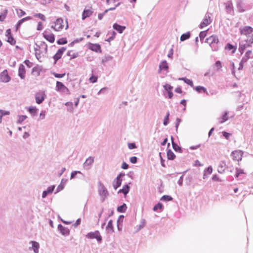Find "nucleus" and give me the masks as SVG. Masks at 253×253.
I'll return each instance as SVG.
<instances>
[{
  "instance_id": "24",
  "label": "nucleus",
  "mask_w": 253,
  "mask_h": 253,
  "mask_svg": "<svg viewBox=\"0 0 253 253\" xmlns=\"http://www.w3.org/2000/svg\"><path fill=\"white\" fill-rule=\"evenodd\" d=\"M31 19H32V18L30 16H27L26 17L23 18L22 19L19 20V21L18 22V23H17V25H16V30H18V29L20 28V27L21 26V25L24 22L27 21V20H31Z\"/></svg>"
},
{
  "instance_id": "39",
  "label": "nucleus",
  "mask_w": 253,
  "mask_h": 253,
  "mask_svg": "<svg viewBox=\"0 0 253 253\" xmlns=\"http://www.w3.org/2000/svg\"><path fill=\"white\" fill-rule=\"evenodd\" d=\"M207 31H202L200 32L199 37L201 40H203L207 35Z\"/></svg>"
},
{
  "instance_id": "52",
  "label": "nucleus",
  "mask_w": 253,
  "mask_h": 253,
  "mask_svg": "<svg viewBox=\"0 0 253 253\" xmlns=\"http://www.w3.org/2000/svg\"><path fill=\"white\" fill-rule=\"evenodd\" d=\"M169 113L168 112L166 117H165V120L164 121V125L165 126H166L167 125L168 123V120H169Z\"/></svg>"
},
{
  "instance_id": "48",
  "label": "nucleus",
  "mask_w": 253,
  "mask_h": 253,
  "mask_svg": "<svg viewBox=\"0 0 253 253\" xmlns=\"http://www.w3.org/2000/svg\"><path fill=\"white\" fill-rule=\"evenodd\" d=\"M53 74L54 76L57 78H61L64 77L65 76V73L58 74V73H54Z\"/></svg>"
},
{
  "instance_id": "50",
  "label": "nucleus",
  "mask_w": 253,
  "mask_h": 253,
  "mask_svg": "<svg viewBox=\"0 0 253 253\" xmlns=\"http://www.w3.org/2000/svg\"><path fill=\"white\" fill-rule=\"evenodd\" d=\"M164 87L168 91L169 90H171V89H172V86H171L170 84H166L164 85Z\"/></svg>"
},
{
  "instance_id": "23",
  "label": "nucleus",
  "mask_w": 253,
  "mask_h": 253,
  "mask_svg": "<svg viewBox=\"0 0 253 253\" xmlns=\"http://www.w3.org/2000/svg\"><path fill=\"white\" fill-rule=\"evenodd\" d=\"M55 188L54 186H51L48 187L47 190L44 191L42 194V197L45 198L47 194L51 193Z\"/></svg>"
},
{
  "instance_id": "37",
  "label": "nucleus",
  "mask_w": 253,
  "mask_h": 253,
  "mask_svg": "<svg viewBox=\"0 0 253 253\" xmlns=\"http://www.w3.org/2000/svg\"><path fill=\"white\" fill-rule=\"evenodd\" d=\"M172 147L175 151L180 152L181 148L176 144L174 143L173 141L172 142Z\"/></svg>"
},
{
  "instance_id": "46",
  "label": "nucleus",
  "mask_w": 253,
  "mask_h": 253,
  "mask_svg": "<svg viewBox=\"0 0 253 253\" xmlns=\"http://www.w3.org/2000/svg\"><path fill=\"white\" fill-rule=\"evenodd\" d=\"M17 13L19 17H22L26 14L25 12L21 9L17 10Z\"/></svg>"
},
{
  "instance_id": "40",
  "label": "nucleus",
  "mask_w": 253,
  "mask_h": 253,
  "mask_svg": "<svg viewBox=\"0 0 253 253\" xmlns=\"http://www.w3.org/2000/svg\"><path fill=\"white\" fill-rule=\"evenodd\" d=\"M163 208V205L161 203H158L157 204V205H156L154 208H153V210L154 211H157L158 209L159 210H161Z\"/></svg>"
},
{
  "instance_id": "33",
  "label": "nucleus",
  "mask_w": 253,
  "mask_h": 253,
  "mask_svg": "<svg viewBox=\"0 0 253 253\" xmlns=\"http://www.w3.org/2000/svg\"><path fill=\"white\" fill-rule=\"evenodd\" d=\"M228 119V114L227 113H225L223 115V116L220 118L219 120V123H223L226 121Z\"/></svg>"
},
{
  "instance_id": "38",
  "label": "nucleus",
  "mask_w": 253,
  "mask_h": 253,
  "mask_svg": "<svg viewBox=\"0 0 253 253\" xmlns=\"http://www.w3.org/2000/svg\"><path fill=\"white\" fill-rule=\"evenodd\" d=\"M34 16L37 17L42 20V21L45 20V16L42 13H36L34 15Z\"/></svg>"
},
{
  "instance_id": "45",
  "label": "nucleus",
  "mask_w": 253,
  "mask_h": 253,
  "mask_svg": "<svg viewBox=\"0 0 253 253\" xmlns=\"http://www.w3.org/2000/svg\"><path fill=\"white\" fill-rule=\"evenodd\" d=\"M214 66L217 70H219L222 67L221 63L220 61H217L215 63Z\"/></svg>"
},
{
  "instance_id": "35",
  "label": "nucleus",
  "mask_w": 253,
  "mask_h": 253,
  "mask_svg": "<svg viewBox=\"0 0 253 253\" xmlns=\"http://www.w3.org/2000/svg\"><path fill=\"white\" fill-rule=\"evenodd\" d=\"M97 76L92 75V76L89 79V81L91 83H95L97 81Z\"/></svg>"
},
{
  "instance_id": "19",
  "label": "nucleus",
  "mask_w": 253,
  "mask_h": 253,
  "mask_svg": "<svg viewBox=\"0 0 253 253\" xmlns=\"http://www.w3.org/2000/svg\"><path fill=\"white\" fill-rule=\"evenodd\" d=\"M26 70L23 64H20L18 69V75L22 79H25Z\"/></svg>"
},
{
  "instance_id": "47",
  "label": "nucleus",
  "mask_w": 253,
  "mask_h": 253,
  "mask_svg": "<svg viewBox=\"0 0 253 253\" xmlns=\"http://www.w3.org/2000/svg\"><path fill=\"white\" fill-rule=\"evenodd\" d=\"M60 230L61 231V232H62V233L63 234H68L69 233V231L65 227H64L63 226H60Z\"/></svg>"
},
{
  "instance_id": "16",
  "label": "nucleus",
  "mask_w": 253,
  "mask_h": 253,
  "mask_svg": "<svg viewBox=\"0 0 253 253\" xmlns=\"http://www.w3.org/2000/svg\"><path fill=\"white\" fill-rule=\"evenodd\" d=\"M219 41L217 36L212 35L206 39V42L208 43L211 46L213 44L218 43Z\"/></svg>"
},
{
  "instance_id": "7",
  "label": "nucleus",
  "mask_w": 253,
  "mask_h": 253,
  "mask_svg": "<svg viewBox=\"0 0 253 253\" xmlns=\"http://www.w3.org/2000/svg\"><path fill=\"white\" fill-rule=\"evenodd\" d=\"M86 237L88 239H96L99 242L102 241V237L98 231L88 233L86 235Z\"/></svg>"
},
{
  "instance_id": "62",
  "label": "nucleus",
  "mask_w": 253,
  "mask_h": 253,
  "mask_svg": "<svg viewBox=\"0 0 253 253\" xmlns=\"http://www.w3.org/2000/svg\"><path fill=\"white\" fill-rule=\"evenodd\" d=\"M175 91V92L179 93H181L182 92L181 88L179 87L176 88Z\"/></svg>"
},
{
  "instance_id": "15",
  "label": "nucleus",
  "mask_w": 253,
  "mask_h": 253,
  "mask_svg": "<svg viewBox=\"0 0 253 253\" xmlns=\"http://www.w3.org/2000/svg\"><path fill=\"white\" fill-rule=\"evenodd\" d=\"M45 94L42 91L37 93L35 95L36 103L38 104L41 103L44 99Z\"/></svg>"
},
{
  "instance_id": "28",
  "label": "nucleus",
  "mask_w": 253,
  "mask_h": 253,
  "mask_svg": "<svg viewBox=\"0 0 253 253\" xmlns=\"http://www.w3.org/2000/svg\"><path fill=\"white\" fill-rule=\"evenodd\" d=\"M167 157L169 160H173L175 159V155L171 150L169 149L167 151Z\"/></svg>"
},
{
  "instance_id": "56",
  "label": "nucleus",
  "mask_w": 253,
  "mask_h": 253,
  "mask_svg": "<svg viewBox=\"0 0 253 253\" xmlns=\"http://www.w3.org/2000/svg\"><path fill=\"white\" fill-rule=\"evenodd\" d=\"M128 147L129 148V149H134L136 148V145L134 143H129L128 144Z\"/></svg>"
},
{
  "instance_id": "26",
  "label": "nucleus",
  "mask_w": 253,
  "mask_h": 253,
  "mask_svg": "<svg viewBox=\"0 0 253 253\" xmlns=\"http://www.w3.org/2000/svg\"><path fill=\"white\" fill-rule=\"evenodd\" d=\"M31 243L32 244V248L34 250V252L35 253H38L39 248L40 247L39 244L35 241H32Z\"/></svg>"
},
{
  "instance_id": "41",
  "label": "nucleus",
  "mask_w": 253,
  "mask_h": 253,
  "mask_svg": "<svg viewBox=\"0 0 253 253\" xmlns=\"http://www.w3.org/2000/svg\"><path fill=\"white\" fill-rule=\"evenodd\" d=\"M126 208V204H124L123 205L119 207L117 210L119 212H123L125 211Z\"/></svg>"
},
{
  "instance_id": "14",
  "label": "nucleus",
  "mask_w": 253,
  "mask_h": 253,
  "mask_svg": "<svg viewBox=\"0 0 253 253\" xmlns=\"http://www.w3.org/2000/svg\"><path fill=\"white\" fill-rule=\"evenodd\" d=\"M243 152L240 150H236L232 153V156L233 160L237 161H241L242 160Z\"/></svg>"
},
{
  "instance_id": "32",
  "label": "nucleus",
  "mask_w": 253,
  "mask_h": 253,
  "mask_svg": "<svg viewBox=\"0 0 253 253\" xmlns=\"http://www.w3.org/2000/svg\"><path fill=\"white\" fill-rule=\"evenodd\" d=\"M93 162H94L93 158L90 157L86 160L85 162L84 163V166L85 167L89 166L91 165H92V164L93 163Z\"/></svg>"
},
{
  "instance_id": "31",
  "label": "nucleus",
  "mask_w": 253,
  "mask_h": 253,
  "mask_svg": "<svg viewBox=\"0 0 253 253\" xmlns=\"http://www.w3.org/2000/svg\"><path fill=\"white\" fill-rule=\"evenodd\" d=\"M28 111L33 116H35L37 113V109L36 107L30 106L28 108Z\"/></svg>"
},
{
  "instance_id": "51",
  "label": "nucleus",
  "mask_w": 253,
  "mask_h": 253,
  "mask_svg": "<svg viewBox=\"0 0 253 253\" xmlns=\"http://www.w3.org/2000/svg\"><path fill=\"white\" fill-rule=\"evenodd\" d=\"M8 114H9L8 112H4V111H3L2 110H0V123L1 122V118H2V117L3 116V115H8Z\"/></svg>"
},
{
  "instance_id": "12",
  "label": "nucleus",
  "mask_w": 253,
  "mask_h": 253,
  "mask_svg": "<svg viewBox=\"0 0 253 253\" xmlns=\"http://www.w3.org/2000/svg\"><path fill=\"white\" fill-rule=\"evenodd\" d=\"M93 13L92 8L89 7L87 8H85L83 12L82 15V20H84L85 18L90 17Z\"/></svg>"
},
{
  "instance_id": "30",
  "label": "nucleus",
  "mask_w": 253,
  "mask_h": 253,
  "mask_svg": "<svg viewBox=\"0 0 253 253\" xmlns=\"http://www.w3.org/2000/svg\"><path fill=\"white\" fill-rule=\"evenodd\" d=\"M226 166V163L224 161L221 162L218 168V171L220 173H222L224 171V168Z\"/></svg>"
},
{
  "instance_id": "1",
  "label": "nucleus",
  "mask_w": 253,
  "mask_h": 253,
  "mask_svg": "<svg viewBox=\"0 0 253 253\" xmlns=\"http://www.w3.org/2000/svg\"><path fill=\"white\" fill-rule=\"evenodd\" d=\"M69 27L68 22L67 20H64L62 18H57L51 26L54 31L60 32L63 30H67Z\"/></svg>"
},
{
  "instance_id": "42",
  "label": "nucleus",
  "mask_w": 253,
  "mask_h": 253,
  "mask_svg": "<svg viewBox=\"0 0 253 253\" xmlns=\"http://www.w3.org/2000/svg\"><path fill=\"white\" fill-rule=\"evenodd\" d=\"M195 89L196 90H197L198 92H200L201 91H203V92H206V89L203 87V86H196V88H195Z\"/></svg>"
},
{
  "instance_id": "58",
  "label": "nucleus",
  "mask_w": 253,
  "mask_h": 253,
  "mask_svg": "<svg viewBox=\"0 0 253 253\" xmlns=\"http://www.w3.org/2000/svg\"><path fill=\"white\" fill-rule=\"evenodd\" d=\"M78 173H80V171H73V172H72L71 175V178L72 179V178H75L76 174Z\"/></svg>"
},
{
  "instance_id": "11",
  "label": "nucleus",
  "mask_w": 253,
  "mask_h": 253,
  "mask_svg": "<svg viewBox=\"0 0 253 253\" xmlns=\"http://www.w3.org/2000/svg\"><path fill=\"white\" fill-rule=\"evenodd\" d=\"M5 36L7 38V42H8L11 45H14L16 43V41L12 37L11 30L10 29H8L6 31Z\"/></svg>"
},
{
  "instance_id": "5",
  "label": "nucleus",
  "mask_w": 253,
  "mask_h": 253,
  "mask_svg": "<svg viewBox=\"0 0 253 253\" xmlns=\"http://www.w3.org/2000/svg\"><path fill=\"white\" fill-rule=\"evenodd\" d=\"M56 89L58 91L67 94H70L69 89L62 82L57 81L56 84Z\"/></svg>"
},
{
  "instance_id": "8",
  "label": "nucleus",
  "mask_w": 253,
  "mask_h": 253,
  "mask_svg": "<svg viewBox=\"0 0 253 253\" xmlns=\"http://www.w3.org/2000/svg\"><path fill=\"white\" fill-rule=\"evenodd\" d=\"M107 3L111 7L104 11V13H107L109 10H113L120 4L119 0H107Z\"/></svg>"
},
{
  "instance_id": "18",
  "label": "nucleus",
  "mask_w": 253,
  "mask_h": 253,
  "mask_svg": "<svg viewBox=\"0 0 253 253\" xmlns=\"http://www.w3.org/2000/svg\"><path fill=\"white\" fill-rule=\"evenodd\" d=\"M211 22V21L210 16L209 15L206 16L203 19V22L200 25V28L202 29L205 27L208 26Z\"/></svg>"
},
{
  "instance_id": "44",
  "label": "nucleus",
  "mask_w": 253,
  "mask_h": 253,
  "mask_svg": "<svg viewBox=\"0 0 253 253\" xmlns=\"http://www.w3.org/2000/svg\"><path fill=\"white\" fill-rule=\"evenodd\" d=\"M7 14V10H5V11L4 13H1L0 14V21H3L4 19L6 18Z\"/></svg>"
},
{
  "instance_id": "64",
  "label": "nucleus",
  "mask_w": 253,
  "mask_h": 253,
  "mask_svg": "<svg viewBox=\"0 0 253 253\" xmlns=\"http://www.w3.org/2000/svg\"><path fill=\"white\" fill-rule=\"evenodd\" d=\"M168 92V94H169V98H171L173 96V93L172 92V91L171 90H169Z\"/></svg>"
},
{
  "instance_id": "9",
  "label": "nucleus",
  "mask_w": 253,
  "mask_h": 253,
  "mask_svg": "<svg viewBox=\"0 0 253 253\" xmlns=\"http://www.w3.org/2000/svg\"><path fill=\"white\" fill-rule=\"evenodd\" d=\"M66 48L64 47H62L58 50L56 54L53 56L54 64H56V62L61 58L63 53L66 51Z\"/></svg>"
},
{
  "instance_id": "63",
  "label": "nucleus",
  "mask_w": 253,
  "mask_h": 253,
  "mask_svg": "<svg viewBox=\"0 0 253 253\" xmlns=\"http://www.w3.org/2000/svg\"><path fill=\"white\" fill-rule=\"evenodd\" d=\"M106 13H100L98 14V17L99 18V20H101L103 17V16L104 15V14H105Z\"/></svg>"
},
{
  "instance_id": "13",
  "label": "nucleus",
  "mask_w": 253,
  "mask_h": 253,
  "mask_svg": "<svg viewBox=\"0 0 253 253\" xmlns=\"http://www.w3.org/2000/svg\"><path fill=\"white\" fill-rule=\"evenodd\" d=\"M88 48L93 51L96 52H101V46L99 44L89 43L88 44Z\"/></svg>"
},
{
  "instance_id": "6",
  "label": "nucleus",
  "mask_w": 253,
  "mask_h": 253,
  "mask_svg": "<svg viewBox=\"0 0 253 253\" xmlns=\"http://www.w3.org/2000/svg\"><path fill=\"white\" fill-rule=\"evenodd\" d=\"M240 32L241 35L246 36L249 38L250 36H251L253 32V28L251 26H244L240 29Z\"/></svg>"
},
{
  "instance_id": "53",
  "label": "nucleus",
  "mask_w": 253,
  "mask_h": 253,
  "mask_svg": "<svg viewBox=\"0 0 253 253\" xmlns=\"http://www.w3.org/2000/svg\"><path fill=\"white\" fill-rule=\"evenodd\" d=\"M26 118H27V116H24V115L20 116L19 117L18 122L19 123H21L24 120H25Z\"/></svg>"
},
{
  "instance_id": "34",
  "label": "nucleus",
  "mask_w": 253,
  "mask_h": 253,
  "mask_svg": "<svg viewBox=\"0 0 253 253\" xmlns=\"http://www.w3.org/2000/svg\"><path fill=\"white\" fill-rule=\"evenodd\" d=\"M190 35L189 33L183 34L180 37V40L181 41H185V40L188 39L190 37Z\"/></svg>"
},
{
  "instance_id": "29",
  "label": "nucleus",
  "mask_w": 253,
  "mask_h": 253,
  "mask_svg": "<svg viewBox=\"0 0 253 253\" xmlns=\"http://www.w3.org/2000/svg\"><path fill=\"white\" fill-rule=\"evenodd\" d=\"M169 68L168 64L166 61H163L159 66L160 70H167Z\"/></svg>"
},
{
  "instance_id": "57",
  "label": "nucleus",
  "mask_w": 253,
  "mask_h": 253,
  "mask_svg": "<svg viewBox=\"0 0 253 253\" xmlns=\"http://www.w3.org/2000/svg\"><path fill=\"white\" fill-rule=\"evenodd\" d=\"M184 82L186 84H188L189 85H190L192 86L193 85V82L190 80H189V79L184 80Z\"/></svg>"
},
{
  "instance_id": "55",
  "label": "nucleus",
  "mask_w": 253,
  "mask_h": 253,
  "mask_svg": "<svg viewBox=\"0 0 253 253\" xmlns=\"http://www.w3.org/2000/svg\"><path fill=\"white\" fill-rule=\"evenodd\" d=\"M43 29V25L42 23L41 22H39L38 23V27H37V30L41 31Z\"/></svg>"
},
{
  "instance_id": "10",
  "label": "nucleus",
  "mask_w": 253,
  "mask_h": 253,
  "mask_svg": "<svg viewBox=\"0 0 253 253\" xmlns=\"http://www.w3.org/2000/svg\"><path fill=\"white\" fill-rule=\"evenodd\" d=\"M11 78L8 75L7 70L3 71L0 75V80L1 82L4 83H7L10 81Z\"/></svg>"
},
{
  "instance_id": "54",
  "label": "nucleus",
  "mask_w": 253,
  "mask_h": 253,
  "mask_svg": "<svg viewBox=\"0 0 253 253\" xmlns=\"http://www.w3.org/2000/svg\"><path fill=\"white\" fill-rule=\"evenodd\" d=\"M130 162L132 164H135L137 162V158L135 156L131 157L130 158Z\"/></svg>"
},
{
  "instance_id": "20",
  "label": "nucleus",
  "mask_w": 253,
  "mask_h": 253,
  "mask_svg": "<svg viewBox=\"0 0 253 253\" xmlns=\"http://www.w3.org/2000/svg\"><path fill=\"white\" fill-rule=\"evenodd\" d=\"M99 195L102 197H105L108 194V191L103 184H100L99 187Z\"/></svg>"
},
{
  "instance_id": "49",
  "label": "nucleus",
  "mask_w": 253,
  "mask_h": 253,
  "mask_svg": "<svg viewBox=\"0 0 253 253\" xmlns=\"http://www.w3.org/2000/svg\"><path fill=\"white\" fill-rule=\"evenodd\" d=\"M116 36V33L115 32H113L112 33V36L109 38L108 39L106 40L105 41L108 42H110V41L114 40L115 37Z\"/></svg>"
},
{
  "instance_id": "36",
  "label": "nucleus",
  "mask_w": 253,
  "mask_h": 253,
  "mask_svg": "<svg viewBox=\"0 0 253 253\" xmlns=\"http://www.w3.org/2000/svg\"><path fill=\"white\" fill-rule=\"evenodd\" d=\"M57 43L58 44H65L67 43V41L65 38H61L57 41Z\"/></svg>"
},
{
  "instance_id": "61",
  "label": "nucleus",
  "mask_w": 253,
  "mask_h": 253,
  "mask_svg": "<svg viewBox=\"0 0 253 253\" xmlns=\"http://www.w3.org/2000/svg\"><path fill=\"white\" fill-rule=\"evenodd\" d=\"M226 48L228 49V50H231L232 49H233L234 48V46L231 45V44L230 43H228L227 45H226Z\"/></svg>"
},
{
  "instance_id": "3",
  "label": "nucleus",
  "mask_w": 253,
  "mask_h": 253,
  "mask_svg": "<svg viewBox=\"0 0 253 253\" xmlns=\"http://www.w3.org/2000/svg\"><path fill=\"white\" fill-rule=\"evenodd\" d=\"M43 37L48 42L50 43H53L55 41V36L54 34L49 29H46L42 34Z\"/></svg>"
},
{
  "instance_id": "25",
  "label": "nucleus",
  "mask_w": 253,
  "mask_h": 253,
  "mask_svg": "<svg viewBox=\"0 0 253 253\" xmlns=\"http://www.w3.org/2000/svg\"><path fill=\"white\" fill-rule=\"evenodd\" d=\"M106 229L108 232L112 233L114 232V227L113 225V221L112 220L109 221L106 226Z\"/></svg>"
},
{
  "instance_id": "21",
  "label": "nucleus",
  "mask_w": 253,
  "mask_h": 253,
  "mask_svg": "<svg viewBox=\"0 0 253 253\" xmlns=\"http://www.w3.org/2000/svg\"><path fill=\"white\" fill-rule=\"evenodd\" d=\"M253 58V55L251 50H248L245 56L242 59L241 63L246 62L248 59Z\"/></svg>"
},
{
  "instance_id": "27",
  "label": "nucleus",
  "mask_w": 253,
  "mask_h": 253,
  "mask_svg": "<svg viewBox=\"0 0 253 253\" xmlns=\"http://www.w3.org/2000/svg\"><path fill=\"white\" fill-rule=\"evenodd\" d=\"M129 190V186L128 185H125V186H123L122 189H120L118 191V193H123L125 195H126V194H127L128 193Z\"/></svg>"
},
{
  "instance_id": "43",
  "label": "nucleus",
  "mask_w": 253,
  "mask_h": 253,
  "mask_svg": "<svg viewBox=\"0 0 253 253\" xmlns=\"http://www.w3.org/2000/svg\"><path fill=\"white\" fill-rule=\"evenodd\" d=\"M162 200L164 201H169L172 200V198L171 197L168 196V195H164L163 196L162 198Z\"/></svg>"
},
{
  "instance_id": "17",
  "label": "nucleus",
  "mask_w": 253,
  "mask_h": 253,
  "mask_svg": "<svg viewBox=\"0 0 253 253\" xmlns=\"http://www.w3.org/2000/svg\"><path fill=\"white\" fill-rule=\"evenodd\" d=\"M124 174L120 173L119 174L117 178L114 180L113 182V187L115 189H117L119 186H121L122 183L121 177L123 176Z\"/></svg>"
},
{
  "instance_id": "59",
  "label": "nucleus",
  "mask_w": 253,
  "mask_h": 253,
  "mask_svg": "<svg viewBox=\"0 0 253 253\" xmlns=\"http://www.w3.org/2000/svg\"><path fill=\"white\" fill-rule=\"evenodd\" d=\"M128 168V165L125 162H124L123 164H122V168L123 169H127Z\"/></svg>"
},
{
  "instance_id": "2",
  "label": "nucleus",
  "mask_w": 253,
  "mask_h": 253,
  "mask_svg": "<svg viewBox=\"0 0 253 253\" xmlns=\"http://www.w3.org/2000/svg\"><path fill=\"white\" fill-rule=\"evenodd\" d=\"M48 46L45 42H41L40 44H36L34 47L35 55L38 60H40L47 52Z\"/></svg>"
},
{
  "instance_id": "4",
  "label": "nucleus",
  "mask_w": 253,
  "mask_h": 253,
  "mask_svg": "<svg viewBox=\"0 0 253 253\" xmlns=\"http://www.w3.org/2000/svg\"><path fill=\"white\" fill-rule=\"evenodd\" d=\"M253 43V35L250 36L249 38L246 40V44H240L239 50L242 54L244 50L247 48L248 47L251 46V45Z\"/></svg>"
},
{
  "instance_id": "60",
  "label": "nucleus",
  "mask_w": 253,
  "mask_h": 253,
  "mask_svg": "<svg viewBox=\"0 0 253 253\" xmlns=\"http://www.w3.org/2000/svg\"><path fill=\"white\" fill-rule=\"evenodd\" d=\"M223 135L226 138V139H228L230 135V134L228 133V132H226L225 131H224L223 132Z\"/></svg>"
},
{
  "instance_id": "22",
  "label": "nucleus",
  "mask_w": 253,
  "mask_h": 253,
  "mask_svg": "<svg viewBox=\"0 0 253 253\" xmlns=\"http://www.w3.org/2000/svg\"><path fill=\"white\" fill-rule=\"evenodd\" d=\"M113 28L117 31L119 33H122L126 29L125 26L120 25L117 23L113 25Z\"/></svg>"
}]
</instances>
